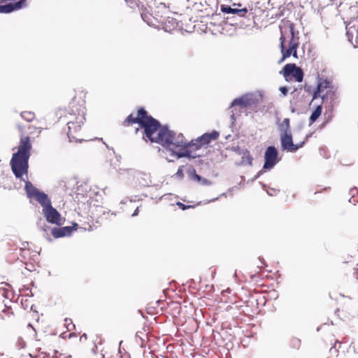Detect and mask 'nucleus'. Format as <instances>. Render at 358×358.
I'll return each mask as SVG.
<instances>
[{"label":"nucleus","mask_w":358,"mask_h":358,"mask_svg":"<svg viewBox=\"0 0 358 358\" xmlns=\"http://www.w3.org/2000/svg\"><path fill=\"white\" fill-rule=\"evenodd\" d=\"M43 129L39 120L31 124L25 123L18 125L20 134V142L17 151L13 154L10 160V166L16 178L22 179L23 175H27L29 159L32 149V139L34 138V136H38Z\"/></svg>","instance_id":"1"},{"label":"nucleus","mask_w":358,"mask_h":358,"mask_svg":"<svg viewBox=\"0 0 358 358\" xmlns=\"http://www.w3.org/2000/svg\"><path fill=\"white\" fill-rule=\"evenodd\" d=\"M134 124L143 129V138L152 143H160L164 135L167 134V128L162 127L159 122L148 115L144 108H140L136 114L131 113L122 122V126L128 127Z\"/></svg>","instance_id":"2"},{"label":"nucleus","mask_w":358,"mask_h":358,"mask_svg":"<svg viewBox=\"0 0 358 358\" xmlns=\"http://www.w3.org/2000/svg\"><path fill=\"white\" fill-rule=\"evenodd\" d=\"M85 94L80 92L79 96H75L69 103V111L65 115L68 126L67 135L70 141L81 142L83 138V127L86 118L85 107Z\"/></svg>","instance_id":"3"},{"label":"nucleus","mask_w":358,"mask_h":358,"mask_svg":"<svg viewBox=\"0 0 358 358\" xmlns=\"http://www.w3.org/2000/svg\"><path fill=\"white\" fill-rule=\"evenodd\" d=\"M284 28L289 30V34L287 35L286 31L283 30V27H280L281 33L280 48L282 57L279 63L282 62L291 55L297 59V49L300 44L299 31H295L294 23L287 20L284 24Z\"/></svg>","instance_id":"4"},{"label":"nucleus","mask_w":358,"mask_h":358,"mask_svg":"<svg viewBox=\"0 0 358 358\" xmlns=\"http://www.w3.org/2000/svg\"><path fill=\"white\" fill-rule=\"evenodd\" d=\"M336 91L337 88L334 85L331 80L327 78H320L317 82V88L313 92V99L310 103H312L314 99L320 97L322 99L323 103H329L330 104L331 112L328 115H327V113L324 114L325 120L322 124V127L327 125L333 118V107L338 99ZM310 104L311 103H310Z\"/></svg>","instance_id":"5"},{"label":"nucleus","mask_w":358,"mask_h":358,"mask_svg":"<svg viewBox=\"0 0 358 358\" xmlns=\"http://www.w3.org/2000/svg\"><path fill=\"white\" fill-rule=\"evenodd\" d=\"M163 147L171 150L178 159L189 157L191 150L190 142L185 140L182 134H176L167 129V134L163 136L160 143Z\"/></svg>","instance_id":"6"},{"label":"nucleus","mask_w":358,"mask_h":358,"mask_svg":"<svg viewBox=\"0 0 358 358\" xmlns=\"http://www.w3.org/2000/svg\"><path fill=\"white\" fill-rule=\"evenodd\" d=\"M307 141V136L305 139L296 144H294L291 133H281L280 143L283 150L294 152L302 148Z\"/></svg>","instance_id":"7"},{"label":"nucleus","mask_w":358,"mask_h":358,"mask_svg":"<svg viewBox=\"0 0 358 358\" xmlns=\"http://www.w3.org/2000/svg\"><path fill=\"white\" fill-rule=\"evenodd\" d=\"M218 137L219 133L216 131L206 133L195 140H192L190 142L191 148L194 147V150H199L203 146L208 145L211 141L217 140Z\"/></svg>","instance_id":"8"},{"label":"nucleus","mask_w":358,"mask_h":358,"mask_svg":"<svg viewBox=\"0 0 358 358\" xmlns=\"http://www.w3.org/2000/svg\"><path fill=\"white\" fill-rule=\"evenodd\" d=\"M284 77L287 79L288 78H293L296 82H301L303 78V72L299 67H297L295 64H286L282 71Z\"/></svg>","instance_id":"9"},{"label":"nucleus","mask_w":358,"mask_h":358,"mask_svg":"<svg viewBox=\"0 0 358 358\" xmlns=\"http://www.w3.org/2000/svg\"><path fill=\"white\" fill-rule=\"evenodd\" d=\"M258 103V99L252 94H246L238 99H235L231 103V106H239L241 108H254Z\"/></svg>","instance_id":"10"},{"label":"nucleus","mask_w":358,"mask_h":358,"mask_svg":"<svg viewBox=\"0 0 358 358\" xmlns=\"http://www.w3.org/2000/svg\"><path fill=\"white\" fill-rule=\"evenodd\" d=\"M335 313L343 321L350 320L355 317L354 308L350 301L341 303Z\"/></svg>","instance_id":"11"},{"label":"nucleus","mask_w":358,"mask_h":358,"mask_svg":"<svg viewBox=\"0 0 358 358\" xmlns=\"http://www.w3.org/2000/svg\"><path fill=\"white\" fill-rule=\"evenodd\" d=\"M237 6L239 8H237L236 14L240 17H244L248 20H252L255 24H257V20H258V14L263 13V10L257 6L250 7L249 8H247L245 7L241 8V4L240 3L237 4Z\"/></svg>","instance_id":"12"},{"label":"nucleus","mask_w":358,"mask_h":358,"mask_svg":"<svg viewBox=\"0 0 358 358\" xmlns=\"http://www.w3.org/2000/svg\"><path fill=\"white\" fill-rule=\"evenodd\" d=\"M43 213L48 222L58 226L64 224V220L62 218L60 213L52 206V204L43 208Z\"/></svg>","instance_id":"13"},{"label":"nucleus","mask_w":358,"mask_h":358,"mask_svg":"<svg viewBox=\"0 0 358 358\" xmlns=\"http://www.w3.org/2000/svg\"><path fill=\"white\" fill-rule=\"evenodd\" d=\"M278 155L277 149L275 147L269 146L267 148L264 155V169H271L278 162Z\"/></svg>","instance_id":"14"},{"label":"nucleus","mask_w":358,"mask_h":358,"mask_svg":"<svg viewBox=\"0 0 358 358\" xmlns=\"http://www.w3.org/2000/svg\"><path fill=\"white\" fill-rule=\"evenodd\" d=\"M78 224L76 223L73 224L72 227H64L59 228H53L51 231L52 235L56 238L64 237L66 236H69L71 234L73 231L77 229Z\"/></svg>","instance_id":"15"},{"label":"nucleus","mask_w":358,"mask_h":358,"mask_svg":"<svg viewBox=\"0 0 358 358\" xmlns=\"http://www.w3.org/2000/svg\"><path fill=\"white\" fill-rule=\"evenodd\" d=\"M27 6L25 0H20L14 3H8L6 5L0 6V13H9L13 10L21 9Z\"/></svg>","instance_id":"16"},{"label":"nucleus","mask_w":358,"mask_h":358,"mask_svg":"<svg viewBox=\"0 0 358 358\" xmlns=\"http://www.w3.org/2000/svg\"><path fill=\"white\" fill-rule=\"evenodd\" d=\"M34 199L43 206V208H45L51 204V201L48 195L42 192H40L38 194H37V195Z\"/></svg>","instance_id":"17"},{"label":"nucleus","mask_w":358,"mask_h":358,"mask_svg":"<svg viewBox=\"0 0 358 358\" xmlns=\"http://www.w3.org/2000/svg\"><path fill=\"white\" fill-rule=\"evenodd\" d=\"M24 189L27 196L31 199H34L40 192L29 181L25 182Z\"/></svg>","instance_id":"18"},{"label":"nucleus","mask_w":358,"mask_h":358,"mask_svg":"<svg viewBox=\"0 0 358 358\" xmlns=\"http://www.w3.org/2000/svg\"><path fill=\"white\" fill-rule=\"evenodd\" d=\"M322 104L317 105L309 117V125L313 124L319 118V117L322 115Z\"/></svg>","instance_id":"19"},{"label":"nucleus","mask_w":358,"mask_h":358,"mask_svg":"<svg viewBox=\"0 0 358 358\" xmlns=\"http://www.w3.org/2000/svg\"><path fill=\"white\" fill-rule=\"evenodd\" d=\"M188 176L191 180L202 182L203 184L207 183V180L202 178L199 175H198L196 172V170L194 168L189 169L187 171Z\"/></svg>","instance_id":"20"},{"label":"nucleus","mask_w":358,"mask_h":358,"mask_svg":"<svg viewBox=\"0 0 358 358\" xmlns=\"http://www.w3.org/2000/svg\"><path fill=\"white\" fill-rule=\"evenodd\" d=\"M20 115L25 121H27V123L31 124L34 122V121L38 120L36 119L34 113L31 111H23L21 113Z\"/></svg>","instance_id":"21"},{"label":"nucleus","mask_w":358,"mask_h":358,"mask_svg":"<svg viewBox=\"0 0 358 358\" xmlns=\"http://www.w3.org/2000/svg\"><path fill=\"white\" fill-rule=\"evenodd\" d=\"M13 315V311L11 306L5 305L4 308L0 313V317L3 320L10 318Z\"/></svg>","instance_id":"22"},{"label":"nucleus","mask_w":358,"mask_h":358,"mask_svg":"<svg viewBox=\"0 0 358 358\" xmlns=\"http://www.w3.org/2000/svg\"><path fill=\"white\" fill-rule=\"evenodd\" d=\"M280 129L282 133H291L289 127V119L285 118L280 124Z\"/></svg>","instance_id":"23"},{"label":"nucleus","mask_w":358,"mask_h":358,"mask_svg":"<svg viewBox=\"0 0 358 358\" xmlns=\"http://www.w3.org/2000/svg\"><path fill=\"white\" fill-rule=\"evenodd\" d=\"M236 10H237V8H232L230 6H221V10L223 13H225L236 14Z\"/></svg>","instance_id":"24"},{"label":"nucleus","mask_w":358,"mask_h":358,"mask_svg":"<svg viewBox=\"0 0 358 358\" xmlns=\"http://www.w3.org/2000/svg\"><path fill=\"white\" fill-rule=\"evenodd\" d=\"M64 324L69 331H73L75 329V325L71 319L66 318L64 320Z\"/></svg>","instance_id":"25"},{"label":"nucleus","mask_w":358,"mask_h":358,"mask_svg":"<svg viewBox=\"0 0 358 358\" xmlns=\"http://www.w3.org/2000/svg\"><path fill=\"white\" fill-rule=\"evenodd\" d=\"M183 166H181L178 168L176 176L178 178H182L184 177V173H183Z\"/></svg>","instance_id":"26"},{"label":"nucleus","mask_w":358,"mask_h":358,"mask_svg":"<svg viewBox=\"0 0 358 358\" xmlns=\"http://www.w3.org/2000/svg\"><path fill=\"white\" fill-rule=\"evenodd\" d=\"M17 344L20 348H24L26 347V342L21 338L17 339Z\"/></svg>","instance_id":"27"},{"label":"nucleus","mask_w":358,"mask_h":358,"mask_svg":"<svg viewBox=\"0 0 358 358\" xmlns=\"http://www.w3.org/2000/svg\"><path fill=\"white\" fill-rule=\"evenodd\" d=\"M177 206H179V208L183 210L190 208L191 206H186L185 205L184 203H181V202H178L177 203Z\"/></svg>","instance_id":"28"},{"label":"nucleus","mask_w":358,"mask_h":358,"mask_svg":"<svg viewBox=\"0 0 358 358\" xmlns=\"http://www.w3.org/2000/svg\"><path fill=\"white\" fill-rule=\"evenodd\" d=\"M211 19H212V20H215V21H217V20H220V21L222 22V16L220 14L213 15Z\"/></svg>","instance_id":"29"},{"label":"nucleus","mask_w":358,"mask_h":358,"mask_svg":"<svg viewBox=\"0 0 358 358\" xmlns=\"http://www.w3.org/2000/svg\"><path fill=\"white\" fill-rule=\"evenodd\" d=\"M355 266L356 267L354 268V269L355 270L354 275L356 277V278L358 279V263H356Z\"/></svg>","instance_id":"30"},{"label":"nucleus","mask_w":358,"mask_h":358,"mask_svg":"<svg viewBox=\"0 0 358 358\" xmlns=\"http://www.w3.org/2000/svg\"><path fill=\"white\" fill-rule=\"evenodd\" d=\"M280 90L284 95H286L287 94L288 90L285 87H280Z\"/></svg>","instance_id":"31"},{"label":"nucleus","mask_w":358,"mask_h":358,"mask_svg":"<svg viewBox=\"0 0 358 358\" xmlns=\"http://www.w3.org/2000/svg\"><path fill=\"white\" fill-rule=\"evenodd\" d=\"M139 213V208L137 207L136 210H134V213L132 214V216H136L138 215Z\"/></svg>","instance_id":"32"},{"label":"nucleus","mask_w":358,"mask_h":358,"mask_svg":"<svg viewBox=\"0 0 358 358\" xmlns=\"http://www.w3.org/2000/svg\"><path fill=\"white\" fill-rule=\"evenodd\" d=\"M208 24L210 26V25H213V26H215L216 25V22H213V21H210Z\"/></svg>","instance_id":"33"},{"label":"nucleus","mask_w":358,"mask_h":358,"mask_svg":"<svg viewBox=\"0 0 358 358\" xmlns=\"http://www.w3.org/2000/svg\"><path fill=\"white\" fill-rule=\"evenodd\" d=\"M141 17L145 21V17H146V15L145 14H143V13H141Z\"/></svg>","instance_id":"34"},{"label":"nucleus","mask_w":358,"mask_h":358,"mask_svg":"<svg viewBox=\"0 0 358 358\" xmlns=\"http://www.w3.org/2000/svg\"><path fill=\"white\" fill-rule=\"evenodd\" d=\"M4 357H5L4 355L2 353H0V358H4Z\"/></svg>","instance_id":"35"},{"label":"nucleus","mask_w":358,"mask_h":358,"mask_svg":"<svg viewBox=\"0 0 358 358\" xmlns=\"http://www.w3.org/2000/svg\"><path fill=\"white\" fill-rule=\"evenodd\" d=\"M351 262H352V263L353 264H355V263L356 262V259H353V260H352V261H351Z\"/></svg>","instance_id":"36"},{"label":"nucleus","mask_w":358,"mask_h":358,"mask_svg":"<svg viewBox=\"0 0 358 358\" xmlns=\"http://www.w3.org/2000/svg\"><path fill=\"white\" fill-rule=\"evenodd\" d=\"M139 130V128H136V130H135V132L137 133Z\"/></svg>","instance_id":"37"},{"label":"nucleus","mask_w":358,"mask_h":358,"mask_svg":"<svg viewBox=\"0 0 358 358\" xmlns=\"http://www.w3.org/2000/svg\"><path fill=\"white\" fill-rule=\"evenodd\" d=\"M217 26H218V27H221V23L218 24Z\"/></svg>","instance_id":"38"},{"label":"nucleus","mask_w":358,"mask_h":358,"mask_svg":"<svg viewBox=\"0 0 358 358\" xmlns=\"http://www.w3.org/2000/svg\"><path fill=\"white\" fill-rule=\"evenodd\" d=\"M347 36H349V31H348L347 33H346Z\"/></svg>","instance_id":"39"},{"label":"nucleus","mask_w":358,"mask_h":358,"mask_svg":"<svg viewBox=\"0 0 358 358\" xmlns=\"http://www.w3.org/2000/svg\"><path fill=\"white\" fill-rule=\"evenodd\" d=\"M25 2L27 3V0H25Z\"/></svg>","instance_id":"40"},{"label":"nucleus","mask_w":358,"mask_h":358,"mask_svg":"<svg viewBox=\"0 0 358 358\" xmlns=\"http://www.w3.org/2000/svg\"><path fill=\"white\" fill-rule=\"evenodd\" d=\"M139 358H142V357H139Z\"/></svg>","instance_id":"41"}]
</instances>
